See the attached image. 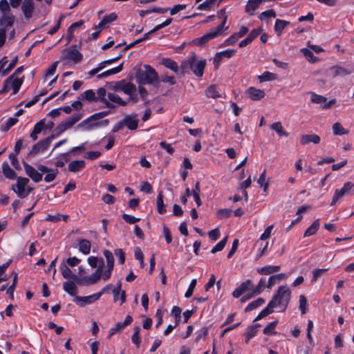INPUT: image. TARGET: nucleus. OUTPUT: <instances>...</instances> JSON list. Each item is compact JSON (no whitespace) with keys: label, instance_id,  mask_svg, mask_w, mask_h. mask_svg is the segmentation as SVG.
<instances>
[{"label":"nucleus","instance_id":"nucleus-1","mask_svg":"<svg viewBox=\"0 0 354 354\" xmlns=\"http://www.w3.org/2000/svg\"><path fill=\"white\" fill-rule=\"evenodd\" d=\"M145 70L135 67V77L139 84L156 85L159 83V77L156 71L149 65H144Z\"/></svg>","mask_w":354,"mask_h":354},{"label":"nucleus","instance_id":"nucleus-2","mask_svg":"<svg viewBox=\"0 0 354 354\" xmlns=\"http://www.w3.org/2000/svg\"><path fill=\"white\" fill-rule=\"evenodd\" d=\"M205 65V59L196 60V54L193 53L188 59L181 63L180 69L183 74L186 73L191 69L196 76L202 77Z\"/></svg>","mask_w":354,"mask_h":354},{"label":"nucleus","instance_id":"nucleus-3","mask_svg":"<svg viewBox=\"0 0 354 354\" xmlns=\"http://www.w3.org/2000/svg\"><path fill=\"white\" fill-rule=\"evenodd\" d=\"M291 292L288 288L285 286H279L277 293L270 301L274 307L279 306L282 311H284L290 300Z\"/></svg>","mask_w":354,"mask_h":354},{"label":"nucleus","instance_id":"nucleus-4","mask_svg":"<svg viewBox=\"0 0 354 354\" xmlns=\"http://www.w3.org/2000/svg\"><path fill=\"white\" fill-rule=\"evenodd\" d=\"M23 82L24 77L21 78H15L13 75L9 76L3 82V88L0 90V95L8 93L10 89L13 90V94L17 93Z\"/></svg>","mask_w":354,"mask_h":354},{"label":"nucleus","instance_id":"nucleus-5","mask_svg":"<svg viewBox=\"0 0 354 354\" xmlns=\"http://www.w3.org/2000/svg\"><path fill=\"white\" fill-rule=\"evenodd\" d=\"M101 112L95 113L90 116L88 118L84 120L78 124L79 127H84L86 130H90L93 127L100 126H106L109 124V120L106 119L101 122H97L98 120L102 118Z\"/></svg>","mask_w":354,"mask_h":354},{"label":"nucleus","instance_id":"nucleus-6","mask_svg":"<svg viewBox=\"0 0 354 354\" xmlns=\"http://www.w3.org/2000/svg\"><path fill=\"white\" fill-rule=\"evenodd\" d=\"M354 193V184L351 182H347L344 184L340 189H336L333 195L331 205H335L336 203L345 195H352Z\"/></svg>","mask_w":354,"mask_h":354},{"label":"nucleus","instance_id":"nucleus-7","mask_svg":"<svg viewBox=\"0 0 354 354\" xmlns=\"http://www.w3.org/2000/svg\"><path fill=\"white\" fill-rule=\"evenodd\" d=\"M82 117L81 113H75L66 120L60 123L55 129L57 136L61 134L66 130L71 128L76 122H77Z\"/></svg>","mask_w":354,"mask_h":354},{"label":"nucleus","instance_id":"nucleus-8","mask_svg":"<svg viewBox=\"0 0 354 354\" xmlns=\"http://www.w3.org/2000/svg\"><path fill=\"white\" fill-rule=\"evenodd\" d=\"M54 134L50 135L46 138L39 141L32 148L31 151L28 153L29 156H34L39 153H42L46 151L50 146L51 142L55 138Z\"/></svg>","mask_w":354,"mask_h":354},{"label":"nucleus","instance_id":"nucleus-9","mask_svg":"<svg viewBox=\"0 0 354 354\" xmlns=\"http://www.w3.org/2000/svg\"><path fill=\"white\" fill-rule=\"evenodd\" d=\"M82 53L76 48L75 46H71L63 50L61 57L62 60H72L75 63H77L82 59Z\"/></svg>","mask_w":354,"mask_h":354},{"label":"nucleus","instance_id":"nucleus-10","mask_svg":"<svg viewBox=\"0 0 354 354\" xmlns=\"http://www.w3.org/2000/svg\"><path fill=\"white\" fill-rule=\"evenodd\" d=\"M29 182V179L24 177H18L16 185L12 186V189L17 194L18 197L24 198L28 195V192L26 191V187Z\"/></svg>","mask_w":354,"mask_h":354},{"label":"nucleus","instance_id":"nucleus-11","mask_svg":"<svg viewBox=\"0 0 354 354\" xmlns=\"http://www.w3.org/2000/svg\"><path fill=\"white\" fill-rule=\"evenodd\" d=\"M310 94L311 95V102L313 104H320L323 109H329L334 102V100L327 102V98L326 97L316 94L314 92H310Z\"/></svg>","mask_w":354,"mask_h":354},{"label":"nucleus","instance_id":"nucleus-12","mask_svg":"<svg viewBox=\"0 0 354 354\" xmlns=\"http://www.w3.org/2000/svg\"><path fill=\"white\" fill-rule=\"evenodd\" d=\"M102 273H100V270H95L90 276H86L84 277H80L78 284L80 286H90L96 283L101 278Z\"/></svg>","mask_w":354,"mask_h":354},{"label":"nucleus","instance_id":"nucleus-13","mask_svg":"<svg viewBox=\"0 0 354 354\" xmlns=\"http://www.w3.org/2000/svg\"><path fill=\"white\" fill-rule=\"evenodd\" d=\"M115 91H123L127 95H130L136 91V86L131 82H126L124 80L118 82L115 86Z\"/></svg>","mask_w":354,"mask_h":354},{"label":"nucleus","instance_id":"nucleus-14","mask_svg":"<svg viewBox=\"0 0 354 354\" xmlns=\"http://www.w3.org/2000/svg\"><path fill=\"white\" fill-rule=\"evenodd\" d=\"M24 167L26 174L35 183H38L42 179V174L38 172L33 167L24 162Z\"/></svg>","mask_w":354,"mask_h":354},{"label":"nucleus","instance_id":"nucleus-15","mask_svg":"<svg viewBox=\"0 0 354 354\" xmlns=\"http://www.w3.org/2000/svg\"><path fill=\"white\" fill-rule=\"evenodd\" d=\"M59 269L62 273V277L64 279H72L74 281H75L77 284L79 283L80 277L73 273L71 270L68 268V266L66 264V262L63 261L59 266Z\"/></svg>","mask_w":354,"mask_h":354},{"label":"nucleus","instance_id":"nucleus-16","mask_svg":"<svg viewBox=\"0 0 354 354\" xmlns=\"http://www.w3.org/2000/svg\"><path fill=\"white\" fill-rule=\"evenodd\" d=\"M35 5L32 0H24L21 4V10L26 19H30L33 16Z\"/></svg>","mask_w":354,"mask_h":354},{"label":"nucleus","instance_id":"nucleus-17","mask_svg":"<svg viewBox=\"0 0 354 354\" xmlns=\"http://www.w3.org/2000/svg\"><path fill=\"white\" fill-rule=\"evenodd\" d=\"M15 21V16L11 12H6L2 15L0 18V28H4L7 30L13 26Z\"/></svg>","mask_w":354,"mask_h":354},{"label":"nucleus","instance_id":"nucleus-18","mask_svg":"<svg viewBox=\"0 0 354 354\" xmlns=\"http://www.w3.org/2000/svg\"><path fill=\"white\" fill-rule=\"evenodd\" d=\"M218 35L214 31L213 29L208 31L206 34H205L203 36L196 38L193 41V43L195 45L197 46H203L205 44H206L207 41H209L210 39H214L217 37Z\"/></svg>","mask_w":354,"mask_h":354},{"label":"nucleus","instance_id":"nucleus-19","mask_svg":"<svg viewBox=\"0 0 354 354\" xmlns=\"http://www.w3.org/2000/svg\"><path fill=\"white\" fill-rule=\"evenodd\" d=\"M252 286V281L250 279H248L243 283H241L239 286H238L232 292V296L234 298H239L243 293H245L247 290L250 289Z\"/></svg>","mask_w":354,"mask_h":354},{"label":"nucleus","instance_id":"nucleus-20","mask_svg":"<svg viewBox=\"0 0 354 354\" xmlns=\"http://www.w3.org/2000/svg\"><path fill=\"white\" fill-rule=\"evenodd\" d=\"M121 282L119 281L117 286L112 289L113 294V301L116 302L119 299L121 300V304L126 301V293L125 291L121 290Z\"/></svg>","mask_w":354,"mask_h":354},{"label":"nucleus","instance_id":"nucleus-21","mask_svg":"<svg viewBox=\"0 0 354 354\" xmlns=\"http://www.w3.org/2000/svg\"><path fill=\"white\" fill-rule=\"evenodd\" d=\"M136 114L126 115L123 118L124 126H127L130 130L137 129L138 125V120L136 119Z\"/></svg>","mask_w":354,"mask_h":354},{"label":"nucleus","instance_id":"nucleus-22","mask_svg":"<svg viewBox=\"0 0 354 354\" xmlns=\"http://www.w3.org/2000/svg\"><path fill=\"white\" fill-rule=\"evenodd\" d=\"M106 95V89L103 87L99 88L97 90V100H98L101 102L104 103L106 107L113 109L115 106V104H113L112 103L109 102L107 99L105 98V96Z\"/></svg>","mask_w":354,"mask_h":354},{"label":"nucleus","instance_id":"nucleus-23","mask_svg":"<svg viewBox=\"0 0 354 354\" xmlns=\"http://www.w3.org/2000/svg\"><path fill=\"white\" fill-rule=\"evenodd\" d=\"M247 94L252 100H259L265 96L263 90L250 87L247 90Z\"/></svg>","mask_w":354,"mask_h":354},{"label":"nucleus","instance_id":"nucleus-24","mask_svg":"<svg viewBox=\"0 0 354 354\" xmlns=\"http://www.w3.org/2000/svg\"><path fill=\"white\" fill-rule=\"evenodd\" d=\"M320 140V137L316 134H304L301 138V143L304 145H308L310 142L318 144Z\"/></svg>","mask_w":354,"mask_h":354},{"label":"nucleus","instance_id":"nucleus-25","mask_svg":"<svg viewBox=\"0 0 354 354\" xmlns=\"http://www.w3.org/2000/svg\"><path fill=\"white\" fill-rule=\"evenodd\" d=\"M63 289L71 296H77V288L73 281H67L63 283Z\"/></svg>","mask_w":354,"mask_h":354},{"label":"nucleus","instance_id":"nucleus-26","mask_svg":"<svg viewBox=\"0 0 354 354\" xmlns=\"http://www.w3.org/2000/svg\"><path fill=\"white\" fill-rule=\"evenodd\" d=\"M122 68H123V63L120 64V65H118V66H116L115 68H113L106 71L100 74H98L97 75V77L98 79L106 78L110 75H113L119 73L120 72L122 71Z\"/></svg>","mask_w":354,"mask_h":354},{"label":"nucleus","instance_id":"nucleus-27","mask_svg":"<svg viewBox=\"0 0 354 354\" xmlns=\"http://www.w3.org/2000/svg\"><path fill=\"white\" fill-rule=\"evenodd\" d=\"M281 267L279 266H266L259 268L257 272L260 274L268 275L279 271Z\"/></svg>","mask_w":354,"mask_h":354},{"label":"nucleus","instance_id":"nucleus-28","mask_svg":"<svg viewBox=\"0 0 354 354\" xmlns=\"http://www.w3.org/2000/svg\"><path fill=\"white\" fill-rule=\"evenodd\" d=\"M2 172L8 179L14 180L17 177L16 172L9 166L7 162L2 165Z\"/></svg>","mask_w":354,"mask_h":354},{"label":"nucleus","instance_id":"nucleus-29","mask_svg":"<svg viewBox=\"0 0 354 354\" xmlns=\"http://www.w3.org/2000/svg\"><path fill=\"white\" fill-rule=\"evenodd\" d=\"M262 1L263 0H248L245 6V11L250 15H253Z\"/></svg>","mask_w":354,"mask_h":354},{"label":"nucleus","instance_id":"nucleus-30","mask_svg":"<svg viewBox=\"0 0 354 354\" xmlns=\"http://www.w3.org/2000/svg\"><path fill=\"white\" fill-rule=\"evenodd\" d=\"M107 97L109 99V102L112 103L113 104H117L120 106H125L127 104V102L124 101L118 95L113 93H108Z\"/></svg>","mask_w":354,"mask_h":354},{"label":"nucleus","instance_id":"nucleus-31","mask_svg":"<svg viewBox=\"0 0 354 354\" xmlns=\"http://www.w3.org/2000/svg\"><path fill=\"white\" fill-rule=\"evenodd\" d=\"M85 167L84 160H73L68 165V170L71 172H77Z\"/></svg>","mask_w":354,"mask_h":354},{"label":"nucleus","instance_id":"nucleus-32","mask_svg":"<svg viewBox=\"0 0 354 354\" xmlns=\"http://www.w3.org/2000/svg\"><path fill=\"white\" fill-rule=\"evenodd\" d=\"M161 64L164 65L166 68H169L176 73H178V71L179 67L178 66V64L175 61L169 58H163L161 60Z\"/></svg>","mask_w":354,"mask_h":354},{"label":"nucleus","instance_id":"nucleus-33","mask_svg":"<svg viewBox=\"0 0 354 354\" xmlns=\"http://www.w3.org/2000/svg\"><path fill=\"white\" fill-rule=\"evenodd\" d=\"M275 308L272 303L269 302L268 306L263 309L257 317L254 319V322L260 320L261 319L268 316V315L273 313V308Z\"/></svg>","mask_w":354,"mask_h":354},{"label":"nucleus","instance_id":"nucleus-34","mask_svg":"<svg viewBox=\"0 0 354 354\" xmlns=\"http://www.w3.org/2000/svg\"><path fill=\"white\" fill-rule=\"evenodd\" d=\"M333 77L344 76L351 73V71L346 68L340 66H333L330 69Z\"/></svg>","mask_w":354,"mask_h":354},{"label":"nucleus","instance_id":"nucleus-35","mask_svg":"<svg viewBox=\"0 0 354 354\" xmlns=\"http://www.w3.org/2000/svg\"><path fill=\"white\" fill-rule=\"evenodd\" d=\"M79 250L84 254H88L91 251V243L86 239L79 240Z\"/></svg>","mask_w":354,"mask_h":354},{"label":"nucleus","instance_id":"nucleus-36","mask_svg":"<svg viewBox=\"0 0 354 354\" xmlns=\"http://www.w3.org/2000/svg\"><path fill=\"white\" fill-rule=\"evenodd\" d=\"M290 24L289 21L282 20V19H277L274 24V30L277 36H280L283 30V29Z\"/></svg>","mask_w":354,"mask_h":354},{"label":"nucleus","instance_id":"nucleus-37","mask_svg":"<svg viewBox=\"0 0 354 354\" xmlns=\"http://www.w3.org/2000/svg\"><path fill=\"white\" fill-rule=\"evenodd\" d=\"M271 129L274 131L279 136H288V133L284 130L280 122H274L270 126Z\"/></svg>","mask_w":354,"mask_h":354},{"label":"nucleus","instance_id":"nucleus-38","mask_svg":"<svg viewBox=\"0 0 354 354\" xmlns=\"http://www.w3.org/2000/svg\"><path fill=\"white\" fill-rule=\"evenodd\" d=\"M79 99L82 100H86L88 102L97 101L95 93L92 89L86 90V91L82 93L80 95Z\"/></svg>","mask_w":354,"mask_h":354},{"label":"nucleus","instance_id":"nucleus-39","mask_svg":"<svg viewBox=\"0 0 354 354\" xmlns=\"http://www.w3.org/2000/svg\"><path fill=\"white\" fill-rule=\"evenodd\" d=\"M319 227V219L315 220L310 227H308L304 232V236L307 237L312 236L316 233Z\"/></svg>","mask_w":354,"mask_h":354},{"label":"nucleus","instance_id":"nucleus-40","mask_svg":"<svg viewBox=\"0 0 354 354\" xmlns=\"http://www.w3.org/2000/svg\"><path fill=\"white\" fill-rule=\"evenodd\" d=\"M157 209L160 214H163L166 212V208L163 201V194L161 191L157 196Z\"/></svg>","mask_w":354,"mask_h":354},{"label":"nucleus","instance_id":"nucleus-41","mask_svg":"<svg viewBox=\"0 0 354 354\" xmlns=\"http://www.w3.org/2000/svg\"><path fill=\"white\" fill-rule=\"evenodd\" d=\"M285 278V274L283 273L272 275L270 277L268 282L267 287L268 288H270L275 283L279 282L280 280Z\"/></svg>","mask_w":354,"mask_h":354},{"label":"nucleus","instance_id":"nucleus-42","mask_svg":"<svg viewBox=\"0 0 354 354\" xmlns=\"http://www.w3.org/2000/svg\"><path fill=\"white\" fill-rule=\"evenodd\" d=\"M265 303V300L263 298H258L257 300L250 302L245 308V311L249 312L251 311L259 306H261Z\"/></svg>","mask_w":354,"mask_h":354},{"label":"nucleus","instance_id":"nucleus-43","mask_svg":"<svg viewBox=\"0 0 354 354\" xmlns=\"http://www.w3.org/2000/svg\"><path fill=\"white\" fill-rule=\"evenodd\" d=\"M278 322L274 321L270 322L266 327L263 329V333L268 335H274L277 333L275 330V327L277 325Z\"/></svg>","mask_w":354,"mask_h":354},{"label":"nucleus","instance_id":"nucleus-44","mask_svg":"<svg viewBox=\"0 0 354 354\" xmlns=\"http://www.w3.org/2000/svg\"><path fill=\"white\" fill-rule=\"evenodd\" d=\"M18 122L17 118H10L1 125V131H8L12 126Z\"/></svg>","mask_w":354,"mask_h":354},{"label":"nucleus","instance_id":"nucleus-45","mask_svg":"<svg viewBox=\"0 0 354 354\" xmlns=\"http://www.w3.org/2000/svg\"><path fill=\"white\" fill-rule=\"evenodd\" d=\"M277 77L276 74L269 71H266L261 75L259 76V80L261 82H263L266 81L274 80L277 79Z\"/></svg>","mask_w":354,"mask_h":354},{"label":"nucleus","instance_id":"nucleus-46","mask_svg":"<svg viewBox=\"0 0 354 354\" xmlns=\"http://www.w3.org/2000/svg\"><path fill=\"white\" fill-rule=\"evenodd\" d=\"M205 93L208 97L217 98V97H221L220 94L218 93V92L216 90V88L214 85H212V86H209L206 89Z\"/></svg>","mask_w":354,"mask_h":354},{"label":"nucleus","instance_id":"nucleus-47","mask_svg":"<svg viewBox=\"0 0 354 354\" xmlns=\"http://www.w3.org/2000/svg\"><path fill=\"white\" fill-rule=\"evenodd\" d=\"M333 131L335 135L342 136L347 134L348 131H346L342 124L339 122H335L333 125Z\"/></svg>","mask_w":354,"mask_h":354},{"label":"nucleus","instance_id":"nucleus-48","mask_svg":"<svg viewBox=\"0 0 354 354\" xmlns=\"http://www.w3.org/2000/svg\"><path fill=\"white\" fill-rule=\"evenodd\" d=\"M104 256L106 260V266L107 267H113L114 266V257L111 252L108 250H104L103 252Z\"/></svg>","mask_w":354,"mask_h":354},{"label":"nucleus","instance_id":"nucleus-49","mask_svg":"<svg viewBox=\"0 0 354 354\" xmlns=\"http://www.w3.org/2000/svg\"><path fill=\"white\" fill-rule=\"evenodd\" d=\"M227 236H225L212 249L211 252L212 254H215L217 252L223 250L227 243Z\"/></svg>","mask_w":354,"mask_h":354},{"label":"nucleus","instance_id":"nucleus-50","mask_svg":"<svg viewBox=\"0 0 354 354\" xmlns=\"http://www.w3.org/2000/svg\"><path fill=\"white\" fill-rule=\"evenodd\" d=\"M140 328L139 326H136L133 328V334L131 337V340L133 344L137 345V346H139L140 343Z\"/></svg>","mask_w":354,"mask_h":354},{"label":"nucleus","instance_id":"nucleus-51","mask_svg":"<svg viewBox=\"0 0 354 354\" xmlns=\"http://www.w3.org/2000/svg\"><path fill=\"white\" fill-rule=\"evenodd\" d=\"M299 308L301 314H305L308 310V301L304 295L299 296Z\"/></svg>","mask_w":354,"mask_h":354},{"label":"nucleus","instance_id":"nucleus-52","mask_svg":"<svg viewBox=\"0 0 354 354\" xmlns=\"http://www.w3.org/2000/svg\"><path fill=\"white\" fill-rule=\"evenodd\" d=\"M58 174L57 169H52L50 171L47 172V174L44 177V180L47 183L53 181Z\"/></svg>","mask_w":354,"mask_h":354},{"label":"nucleus","instance_id":"nucleus-53","mask_svg":"<svg viewBox=\"0 0 354 354\" xmlns=\"http://www.w3.org/2000/svg\"><path fill=\"white\" fill-rule=\"evenodd\" d=\"M117 19V15L115 12H112L103 17L101 21V25H106L114 21Z\"/></svg>","mask_w":354,"mask_h":354},{"label":"nucleus","instance_id":"nucleus-54","mask_svg":"<svg viewBox=\"0 0 354 354\" xmlns=\"http://www.w3.org/2000/svg\"><path fill=\"white\" fill-rule=\"evenodd\" d=\"M239 39V36L235 33L232 34L229 38L225 39L221 45V46H227L234 45Z\"/></svg>","mask_w":354,"mask_h":354},{"label":"nucleus","instance_id":"nucleus-55","mask_svg":"<svg viewBox=\"0 0 354 354\" xmlns=\"http://www.w3.org/2000/svg\"><path fill=\"white\" fill-rule=\"evenodd\" d=\"M232 209H219L217 213V217L220 219L229 218L231 215Z\"/></svg>","mask_w":354,"mask_h":354},{"label":"nucleus","instance_id":"nucleus-56","mask_svg":"<svg viewBox=\"0 0 354 354\" xmlns=\"http://www.w3.org/2000/svg\"><path fill=\"white\" fill-rule=\"evenodd\" d=\"M73 301L78 304L80 306H84L86 304H90L88 297L75 296Z\"/></svg>","mask_w":354,"mask_h":354},{"label":"nucleus","instance_id":"nucleus-57","mask_svg":"<svg viewBox=\"0 0 354 354\" xmlns=\"http://www.w3.org/2000/svg\"><path fill=\"white\" fill-rule=\"evenodd\" d=\"M266 170H264L261 174L260 175L259 179H258V184L261 187H263V191L266 192L268 187V183H266Z\"/></svg>","mask_w":354,"mask_h":354},{"label":"nucleus","instance_id":"nucleus-58","mask_svg":"<svg viewBox=\"0 0 354 354\" xmlns=\"http://www.w3.org/2000/svg\"><path fill=\"white\" fill-rule=\"evenodd\" d=\"M226 21H227V16L225 15L222 22L215 29H213L214 31L216 33V35L218 36L221 35L223 33V31L224 30L227 29L228 27H226L225 28H224V26L226 24Z\"/></svg>","mask_w":354,"mask_h":354},{"label":"nucleus","instance_id":"nucleus-59","mask_svg":"<svg viewBox=\"0 0 354 354\" xmlns=\"http://www.w3.org/2000/svg\"><path fill=\"white\" fill-rule=\"evenodd\" d=\"M124 328V326L122 325V323L118 322L115 327L111 328L109 331L108 337L110 338L112 335L115 334L118 332L122 331V330Z\"/></svg>","mask_w":354,"mask_h":354},{"label":"nucleus","instance_id":"nucleus-60","mask_svg":"<svg viewBox=\"0 0 354 354\" xmlns=\"http://www.w3.org/2000/svg\"><path fill=\"white\" fill-rule=\"evenodd\" d=\"M302 52L306 57V58L312 63H315L317 61V58L314 56L313 52L310 50L304 48L302 50Z\"/></svg>","mask_w":354,"mask_h":354},{"label":"nucleus","instance_id":"nucleus-61","mask_svg":"<svg viewBox=\"0 0 354 354\" xmlns=\"http://www.w3.org/2000/svg\"><path fill=\"white\" fill-rule=\"evenodd\" d=\"M135 258L140 261V266L144 267V256L140 248H136L134 252Z\"/></svg>","mask_w":354,"mask_h":354},{"label":"nucleus","instance_id":"nucleus-62","mask_svg":"<svg viewBox=\"0 0 354 354\" xmlns=\"http://www.w3.org/2000/svg\"><path fill=\"white\" fill-rule=\"evenodd\" d=\"M196 279H194L192 280L189 286V288L187 289V290L186 291L185 294V297L186 298H189L192 295H193V292H194V288L196 287Z\"/></svg>","mask_w":354,"mask_h":354},{"label":"nucleus","instance_id":"nucleus-63","mask_svg":"<svg viewBox=\"0 0 354 354\" xmlns=\"http://www.w3.org/2000/svg\"><path fill=\"white\" fill-rule=\"evenodd\" d=\"M115 255L118 258L120 264H123L125 261V253L122 249H115L114 250Z\"/></svg>","mask_w":354,"mask_h":354},{"label":"nucleus","instance_id":"nucleus-64","mask_svg":"<svg viewBox=\"0 0 354 354\" xmlns=\"http://www.w3.org/2000/svg\"><path fill=\"white\" fill-rule=\"evenodd\" d=\"M0 11L3 12V14L6 12H11L10 5L7 0H1L0 1Z\"/></svg>","mask_w":354,"mask_h":354}]
</instances>
